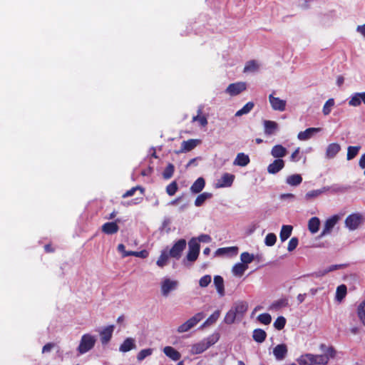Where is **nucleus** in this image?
<instances>
[{"label": "nucleus", "instance_id": "1", "mask_svg": "<svg viewBox=\"0 0 365 365\" xmlns=\"http://www.w3.org/2000/svg\"><path fill=\"white\" fill-rule=\"evenodd\" d=\"M248 304L246 302L239 301L235 302L230 309L226 313L224 322L227 324H232L236 319L240 320L247 311Z\"/></svg>", "mask_w": 365, "mask_h": 365}, {"label": "nucleus", "instance_id": "2", "mask_svg": "<svg viewBox=\"0 0 365 365\" xmlns=\"http://www.w3.org/2000/svg\"><path fill=\"white\" fill-rule=\"evenodd\" d=\"M299 365H326L328 363V356L313 354H304L297 359Z\"/></svg>", "mask_w": 365, "mask_h": 365}, {"label": "nucleus", "instance_id": "3", "mask_svg": "<svg viewBox=\"0 0 365 365\" xmlns=\"http://www.w3.org/2000/svg\"><path fill=\"white\" fill-rule=\"evenodd\" d=\"M204 317L205 314L202 312H198L195 314L193 317L188 319L186 322L178 327V333L182 334L190 331L191 329L195 327Z\"/></svg>", "mask_w": 365, "mask_h": 365}, {"label": "nucleus", "instance_id": "4", "mask_svg": "<svg viewBox=\"0 0 365 365\" xmlns=\"http://www.w3.org/2000/svg\"><path fill=\"white\" fill-rule=\"evenodd\" d=\"M96 341V336L90 334H83L81 339L79 345L78 346V351L81 354H83L91 349H93Z\"/></svg>", "mask_w": 365, "mask_h": 365}, {"label": "nucleus", "instance_id": "5", "mask_svg": "<svg viewBox=\"0 0 365 365\" xmlns=\"http://www.w3.org/2000/svg\"><path fill=\"white\" fill-rule=\"evenodd\" d=\"M216 340L212 336L202 339V341L192 345L190 349L191 354H199L206 351L210 346L214 344Z\"/></svg>", "mask_w": 365, "mask_h": 365}, {"label": "nucleus", "instance_id": "6", "mask_svg": "<svg viewBox=\"0 0 365 365\" xmlns=\"http://www.w3.org/2000/svg\"><path fill=\"white\" fill-rule=\"evenodd\" d=\"M364 222V216L360 213H353L345 220L346 227L351 231L358 229Z\"/></svg>", "mask_w": 365, "mask_h": 365}, {"label": "nucleus", "instance_id": "7", "mask_svg": "<svg viewBox=\"0 0 365 365\" xmlns=\"http://www.w3.org/2000/svg\"><path fill=\"white\" fill-rule=\"evenodd\" d=\"M178 281L170 278H163L160 282V291L163 297H168L171 292L178 287Z\"/></svg>", "mask_w": 365, "mask_h": 365}, {"label": "nucleus", "instance_id": "8", "mask_svg": "<svg viewBox=\"0 0 365 365\" xmlns=\"http://www.w3.org/2000/svg\"><path fill=\"white\" fill-rule=\"evenodd\" d=\"M268 98L270 106L273 110L283 112L286 110L287 101L274 96V92L269 95Z\"/></svg>", "mask_w": 365, "mask_h": 365}, {"label": "nucleus", "instance_id": "9", "mask_svg": "<svg viewBox=\"0 0 365 365\" xmlns=\"http://www.w3.org/2000/svg\"><path fill=\"white\" fill-rule=\"evenodd\" d=\"M186 247V241L184 239H180L177 241L172 248L170 250L169 255L171 257L175 258L177 259H180L182 251L185 249Z\"/></svg>", "mask_w": 365, "mask_h": 365}, {"label": "nucleus", "instance_id": "10", "mask_svg": "<svg viewBox=\"0 0 365 365\" xmlns=\"http://www.w3.org/2000/svg\"><path fill=\"white\" fill-rule=\"evenodd\" d=\"M247 89V83L245 82H237L230 84L226 90L225 93L231 96L239 95Z\"/></svg>", "mask_w": 365, "mask_h": 365}, {"label": "nucleus", "instance_id": "11", "mask_svg": "<svg viewBox=\"0 0 365 365\" xmlns=\"http://www.w3.org/2000/svg\"><path fill=\"white\" fill-rule=\"evenodd\" d=\"M328 191H332V192H338L339 191V189L334 188L333 187H323L318 190H313L307 192L304 196L305 199L307 200H311L313 199H315L318 197H319L321 195L328 192Z\"/></svg>", "mask_w": 365, "mask_h": 365}, {"label": "nucleus", "instance_id": "12", "mask_svg": "<svg viewBox=\"0 0 365 365\" xmlns=\"http://www.w3.org/2000/svg\"><path fill=\"white\" fill-rule=\"evenodd\" d=\"M114 325H109L103 328L100 331L99 334L101 336V341L103 344H107L112 338V335L114 331Z\"/></svg>", "mask_w": 365, "mask_h": 365}, {"label": "nucleus", "instance_id": "13", "mask_svg": "<svg viewBox=\"0 0 365 365\" xmlns=\"http://www.w3.org/2000/svg\"><path fill=\"white\" fill-rule=\"evenodd\" d=\"M339 217L336 215L332 216L331 217L327 219L324 222V228L321 232L320 237H324L329 234L337 223Z\"/></svg>", "mask_w": 365, "mask_h": 365}, {"label": "nucleus", "instance_id": "14", "mask_svg": "<svg viewBox=\"0 0 365 365\" xmlns=\"http://www.w3.org/2000/svg\"><path fill=\"white\" fill-rule=\"evenodd\" d=\"M288 349L286 344L277 345L273 349V354L277 361H282L287 355Z\"/></svg>", "mask_w": 365, "mask_h": 365}, {"label": "nucleus", "instance_id": "15", "mask_svg": "<svg viewBox=\"0 0 365 365\" xmlns=\"http://www.w3.org/2000/svg\"><path fill=\"white\" fill-rule=\"evenodd\" d=\"M235 175L230 173H224L220 179L216 183V187H230L234 181Z\"/></svg>", "mask_w": 365, "mask_h": 365}, {"label": "nucleus", "instance_id": "16", "mask_svg": "<svg viewBox=\"0 0 365 365\" xmlns=\"http://www.w3.org/2000/svg\"><path fill=\"white\" fill-rule=\"evenodd\" d=\"M363 103L365 105V92L354 93L349 98V105L352 107H358Z\"/></svg>", "mask_w": 365, "mask_h": 365}, {"label": "nucleus", "instance_id": "17", "mask_svg": "<svg viewBox=\"0 0 365 365\" xmlns=\"http://www.w3.org/2000/svg\"><path fill=\"white\" fill-rule=\"evenodd\" d=\"M320 128H309L304 131H301L297 135L299 140L304 141L310 139L314 134L321 131Z\"/></svg>", "mask_w": 365, "mask_h": 365}, {"label": "nucleus", "instance_id": "18", "mask_svg": "<svg viewBox=\"0 0 365 365\" xmlns=\"http://www.w3.org/2000/svg\"><path fill=\"white\" fill-rule=\"evenodd\" d=\"M200 140L197 139L184 140L182 142L181 148L178 153H185L190 151L194 149L198 144H200Z\"/></svg>", "mask_w": 365, "mask_h": 365}, {"label": "nucleus", "instance_id": "19", "mask_svg": "<svg viewBox=\"0 0 365 365\" xmlns=\"http://www.w3.org/2000/svg\"><path fill=\"white\" fill-rule=\"evenodd\" d=\"M284 167V161L282 159H276L267 167V172L270 174H276Z\"/></svg>", "mask_w": 365, "mask_h": 365}, {"label": "nucleus", "instance_id": "20", "mask_svg": "<svg viewBox=\"0 0 365 365\" xmlns=\"http://www.w3.org/2000/svg\"><path fill=\"white\" fill-rule=\"evenodd\" d=\"M136 349L135 340L133 338H126L119 347V351L123 353Z\"/></svg>", "mask_w": 365, "mask_h": 365}, {"label": "nucleus", "instance_id": "21", "mask_svg": "<svg viewBox=\"0 0 365 365\" xmlns=\"http://www.w3.org/2000/svg\"><path fill=\"white\" fill-rule=\"evenodd\" d=\"M264 132L266 135H270L278 130L279 125L277 123L273 120H265L263 122Z\"/></svg>", "mask_w": 365, "mask_h": 365}, {"label": "nucleus", "instance_id": "22", "mask_svg": "<svg viewBox=\"0 0 365 365\" xmlns=\"http://www.w3.org/2000/svg\"><path fill=\"white\" fill-rule=\"evenodd\" d=\"M260 63L256 60L247 61L244 67L243 72L245 73H253L257 72L260 68Z\"/></svg>", "mask_w": 365, "mask_h": 365}, {"label": "nucleus", "instance_id": "23", "mask_svg": "<svg viewBox=\"0 0 365 365\" xmlns=\"http://www.w3.org/2000/svg\"><path fill=\"white\" fill-rule=\"evenodd\" d=\"M163 353L173 361H178L181 358L180 353L170 346H165Z\"/></svg>", "mask_w": 365, "mask_h": 365}, {"label": "nucleus", "instance_id": "24", "mask_svg": "<svg viewBox=\"0 0 365 365\" xmlns=\"http://www.w3.org/2000/svg\"><path fill=\"white\" fill-rule=\"evenodd\" d=\"M340 150L341 146L339 144L336 143L329 144L326 150V158L328 159L334 158Z\"/></svg>", "mask_w": 365, "mask_h": 365}, {"label": "nucleus", "instance_id": "25", "mask_svg": "<svg viewBox=\"0 0 365 365\" xmlns=\"http://www.w3.org/2000/svg\"><path fill=\"white\" fill-rule=\"evenodd\" d=\"M287 150L282 145H276L271 150V155L273 158L281 159L287 155Z\"/></svg>", "mask_w": 365, "mask_h": 365}, {"label": "nucleus", "instance_id": "26", "mask_svg": "<svg viewBox=\"0 0 365 365\" xmlns=\"http://www.w3.org/2000/svg\"><path fill=\"white\" fill-rule=\"evenodd\" d=\"M250 160L247 155L243 153H240L237 155L233 162V165L240 167H245L250 163Z\"/></svg>", "mask_w": 365, "mask_h": 365}, {"label": "nucleus", "instance_id": "27", "mask_svg": "<svg viewBox=\"0 0 365 365\" xmlns=\"http://www.w3.org/2000/svg\"><path fill=\"white\" fill-rule=\"evenodd\" d=\"M214 285L217 289L218 294L220 297L225 296V287H224V279L220 275H216L214 277Z\"/></svg>", "mask_w": 365, "mask_h": 365}, {"label": "nucleus", "instance_id": "28", "mask_svg": "<svg viewBox=\"0 0 365 365\" xmlns=\"http://www.w3.org/2000/svg\"><path fill=\"white\" fill-rule=\"evenodd\" d=\"M205 185V181L203 178H198L190 187L191 192L197 194L200 192Z\"/></svg>", "mask_w": 365, "mask_h": 365}, {"label": "nucleus", "instance_id": "29", "mask_svg": "<svg viewBox=\"0 0 365 365\" xmlns=\"http://www.w3.org/2000/svg\"><path fill=\"white\" fill-rule=\"evenodd\" d=\"M118 229V225L115 222H106L102 226V231L107 235L115 234Z\"/></svg>", "mask_w": 365, "mask_h": 365}, {"label": "nucleus", "instance_id": "30", "mask_svg": "<svg viewBox=\"0 0 365 365\" xmlns=\"http://www.w3.org/2000/svg\"><path fill=\"white\" fill-rule=\"evenodd\" d=\"M248 269V265L244 264L241 262L236 263L232 269V272L235 277H242L245 272Z\"/></svg>", "mask_w": 365, "mask_h": 365}, {"label": "nucleus", "instance_id": "31", "mask_svg": "<svg viewBox=\"0 0 365 365\" xmlns=\"http://www.w3.org/2000/svg\"><path fill=\"white\" fill-rule=\"evenodd\" d=\"M320 220L317 217H313L308 222V229L312 234H315L319 231Z\"/></svg>", "mask_w": 365, "mask_h": 365}, {"label": "nucleus", "instance_id": "32", "mask_svg": "<svg viewBox=\"0 0 365 365\" xmlns=\"http://www.w3.org/2000/svg\"><path fill=\"white\" fill-rule=\"evenodd\" d=\"M302 182V178L299 174H294L286 178V182L291 186H297Z\"/></svg>", "mask_w": 365, "mask_h": 365}, {"label": "nucleus", "instance_id": "33", "mask_svg": "<svg viewBox=\"0 0 365 365\" xmlns=\"http://www.w3.org/2000/svg\"><path fill=\"white\" fill-rule=\"evenodd\" d=\"M292 227L291 225H283L282 227L279 237L282 242L287 240L291 235Z\"/></svg>", "mask_w": 365, "mask_h": 365}, {"label": "nucleus", "instance_id": "34", "mask_svg": "<svg viewBox=\"0 0 365 365\" xmlns=\"http://www.w3.org/2000/svg\"><path fill=\"white\" fill-rule=\"evenodd\" d=\"M212 197V194L210 192H203L199 195L195 200V205L196 207H200L202 205V204L208 199H210Z\"/></svg>", "mask_w": 365, "mask_h": 365}, {"label": "nucleus", "instance_id": "35", "mask_svg": "<svg viewBox=\"0 0 365 365\" xmlns=\"http://www.w3.org/2000/svg\"><path fill=\"white\" fill-rule=\"evenodd\" d=\"M255 104L252 102L247 103L241 109L235 113V116L240 117L249 113L254 108Z\"/></svg>", "mask_w": 365, "mask_h": 365}, {"label": "nucleus", "instance_id": "36", "mask_svg": "<svg viewBox=\"0 0 365 365\" xmlns=\"http://www.w3.org/2000/svg\"><path fill=\"white\" fill-rule=\"evenodd\" d=\"M252 336L255 341L262 343L265 340L267 334L264 330L257 329L254 330Z\"/></svg>", "mask_w": 365, "mask_h": 365}, {"label": "nucleus", "instance_id": "37", "mask_svg": "<svg viewBox=\"0 0 365 365\" xmlns=\"http://www.w3.org/2000/svg\"><path fill=\"white\" fill-rule=\"evenodd\" d=\"M357 315L360 322L365 326V299L358 306Z\"/></svg>", "mask_w": 365, "mask_h": 365}, {"label": "nucleus", "instance_id": "38", "mask_svg": "<svg viewBox=\"0 0 365 365\" xmlns=\"http://www.w3.org/2000/svg\"><path fill=\"white\" fill-rule=\"evenodd\" d=\"M220 315V312L219 310L215 311L212 314H211L207 320L203 323L202 327L210 326L216 322Z\"/></svg>", "mask_w": 365, "mask_h": 365}, {"label": "nucleus", "instance_id": "39", "mask_svg": "<svg viewBox=\"0 0 365 365\" xmlns=\"http://www.w3.org/2000/svg\"><path fill=\"white\" fill-rule=\"evenodd\" d=\"M238 252V248L237 247H223V248H219L216 251L217 255H227V254H232L236 255Z\"/></svg>", "mask_w": 365, "mask_h": 365}, {"label": "nucleus", "instance_id": "40", "mask_svg": "<svg viewBox=\"0 0 365 365\" xmlns=\"http://www.w3.org/2000/svg\"><path fill=\"white\" fill-rule=\"evenodd\" d=\"M360 149V146H349L347 148V160H350L354 158L357 155Z\"/></svg>", "mask_w": 365, "mask_h": 365}, {"label": "nucleus", "instance_id": "41", "mask_svg": "<svg viewBox=\"0 0 365 365\" xmlns=\"http://www.w3.org/2000/svg\"><path fill=\"white\" fill-rule=\"evenodd\" d=\"M334 106V98H329L326 101L323 106L322 112L324 115H328L331 111L332 107Z\"/></svg>", "mask_w": 365, "mask_h": 365}, {"label": "nucleus", "instance_id": "42", "mask_svg": "<svg viewBox=\"0 0 365 365\" xmlns=\"http://www.w3.org/2000/svg\"><path fill=\"white\" fill-rule=\"evenodd\" d=\"M255 259V257L252 254H250L249 252H242L240 255L241 263L248 265V264L251 263Z\"/></svg>", "mask_w": 365, "mask_h": 365}, {"label": "nucleus", "instance_id": "43", "mask_svg": "<svg viewBox=\"0 0 365 365\" xmlns=\"http://www.w3.org/2000/svg\"><path fill=\"white\" fill-rule=\"evenodd\" d=\"M128 256H135L137 257L144 259L148 256V252L145 250L140 251V252L130 251L129 252H126L124 255V257H128Z\"/></svg>", "mask_w": 365, "mask_h": 365}, {"label": "nucleus", "instance_id": "44", "mask_svg": "<svg viewBox=\"0 0 365 365\" xmlns=\"http://www.w3.org/2000/svg\"><path fill=\"white\" fill-rule=\"evenodd\" d=\"M346 294V287L344 284L339 286L336 292V299L341 301Z\"/></svg>", "mask_w": 365, "mask_h": 365}, {"label": "nucleus", "instance_id": "45", "mask_svg": "<svg viewBox=\"0 0 365 365\" xmlns=\"http://www.w3.org/2000/svg\"><path fill=\"white\" fill-rule=\"evenodd\" d=\"M169 256V254H168L165 251L162 252L156 262L158 266L160 267H164L167 263Z\"/></svg>", "mask_w": 365, "mask_h": 365}, {"label": "nucleus", "instance_id": "46", "mask_svg": "<svg viewBox=\"0 0 365 365\" xmlns=\"http://www.w3.org/2000/svg\"><path fill=\"white\" fill-rule=\"evenodd\" d=\"M277 241V236L274 233H269L264 239V244L268 247L274 245Z\"/></svg>", "mask_w": 365, "mask_h": 365}, {"label": "nucleus", "instance_id": "47", "mask_svg": "<svg viewBox=\"0 0 365 365\" xmlns=\"http://www.w3.org/2000/svg\"><path fill=\"white\" fill-rule=\"evenodd\" d=\"M258 321L265 325L269 324L272 321V317L269 314L263 313L257 317Z\"/></svg>", "mask_w": 365, "mask_h": 365}, {"label": "nucleus", "instance_id": "48", "mask_svg": "<svg viewBox=\"0 0 365 365\" xmlns=\"http://www.w3.org/2000/svg\"><path fill=\"white\" fill-rule=\"evenodd\" d=\"M178 186L175 181H173L166 187V192L168 195L173 196L178 191Z\"/></svg>", "mask_w": 365, "mask_h": 365}, {"label": "nucleus", "instance_id": "49", "mask_svg": "<svg viewBox=\"0 0 365 365\" xmlns=\"http://www.w3.org/2000/svg\"><path fill=\"white\" fill-rule=\"evenodd\" d=\"M153 354L152 349H142L137 355V359L140 361H143L147 356H150Z\"/></svg>", "mask_w": 365, "mask_h": 365}, {"label": "nucleus", "instance_id": "50", "mask_svg": "<svg viewBox=\"0 0 365 365\" xmlns=\"http://www.w3.org/2000/svg\"><path fill=\"white\" fill-rule=\"evenodd\" d=\"M286 324V319L284 317H278L274 322V327L277 330H282Z\"/></svg>", "mask_w": 365, "mask_h": 365}, {"label": "nucleus", "instance_id": "51", "mask_svg": "<svg viewBox=\"0 0 365 365\" xmlns=\"http://www.w3.org/2000/svg\"><path fill=\"white\" fill-rule=\"evenodd\" d=\"M189 250L200 252V244L196 237H192L188 243Z\"/></svg>", "mask_w": 365, "mask_h": 365}, {"label": "nucleus", "instance_id": "52", "mask_svg": "<svg viewBox=\"0 0 365 365\" xmlns=\"http://www.w3.org/2000/svg\"><path fill=\"white\" fill-rule=\"evenodd\" d=\"M139 190L140 191L141 195H143L144 189L141 187L140 186H136L134 187H132L130 190L126 191L123 195V197L126 198L128 197H131L134 195V193L136 192V190Z\"/></svg>", "mask_w": 365, "mask_h": 365}, {"label": "nucleus", "instance_id": "53", "mask_svg": "<svg viewBox=\"0 0 365 365\" xmlns=\"http://www.w3.org/2000/svg\"><path fill=\"white\" fill-rule=\"evenodd\" d=\"M174 173V166L173 164H168L166 168L165 169L163 175L165 179H170Z\"/></svg>", "mask_w": 365, "mask_h": 365}, {"label": "nucleus", "instance_id": "54", "mask_svg": "<svg viewBox=\"0 0 365 365\" xmlns=\"http://www.w3.org/2000/svg\"><path fill=\"white\" fill-rule=\"evenodd\" d=\"M211 276L210 274H206L202 277L199 280V285L201 287H207L211 282Z\"/></svg>", "mask_w": 365, "mask_h": 365}, {"label": "nucleus", "instance_id": "55", "mask_svg": "<svg viewBox=\"0 0 365 365\" xmlns=\"http://www.w3.org/2000/svg\"><path fill=\"white\" fill-rule=\"evenodd\" d=\"M192 122L197 121L202 127H205L208 122L205 115H195L192 117Z\"/></svg>", "mask_w": 365, "mask_h": 365}, {"label": "nucleus", "instance_id": "56", "mask_svg": "<svg viewBox=\"0 0 365 365\" xmlns=\"http://www.w3.org/2000/svg\"><path fill=\"white\" fill-rule=\"evenodd\" d=\"M297 245H298V239L297 237H292L288 243V247H287L288 251H289V252L293 251L294 250L296 249Z\"/></svg>", "mask_w": 365, "mask_h": 365}, {"label": "nucleus", "instance_id": "57", "mask_svg": "<svg viewBox=\"0 0 365 365\" xmlns=\"http://www.w3.org/2000/svg\"><path fill=\"white\" fill-rule=\"evenodd\" d=\"M198 255L199 252L189 250L186 258L190 262H194L197 259Z\"/></svg>", "mask_w": 365, "mask_h": 365}, {"label": "nucleus", "instance_id": "58", "mask_svg": "<svg viewBox=\"0 0 365 365\" xmlns=\"http://www.w3.org/2000/svg\"><path fill=\"white\" fill-rule=\"evenodd\" d=\"M300 148H297L295 149V150L292 153L290 156V160L292 162H297L300 160Z\"/></svg>", "mask_w": 365, "mask_h": 365}, {"label": "nucleus", "instance_id": "59", "mask_svg": "<svg viewBox=\"0 0 365 365\" xmlns=\"http://www.w3.org/2000/svg\"><path fill=\"white\" fill-rule=\"evenodd\" d=\"M198 242H205V243H209L211 242L212 240V238L210 235H205V234H202V235H200L197 238Z\"/></svg>", "mask_w": 365, "mask_h": 365}, {"label": "nucleus", "instance_id": "60", "mask_svg": "<svg viewBox=\"0 0 365 365\" xmlns=\"http://www.w3.org/2000/svg\"><path fill=\"white\" fill-rule=\"evenodd\" d=\"M324 355L328 356V361H329L330 358L335 357L336 351L334 350V349L332 346H329L327 349L326 353Z\"/></svg>", "mask_w": 365, "mask_h": 365}, {"label": "nucleus", "instance_id": "61", "mask_svg": "<svg viewBox=\"0 0 365 365\" xmlns=\"http://www.w3.org/2000/svg\"><path fill=\"white\" fill-rule=\"evenodd\" d=\"M327 274V271L326 270V269H320L317 272H315L311 274V275L313 277H315L317 278H319V277H324Z\"/></svg>", "mask_w": 365, "mask_h": 365}, {"label": "nucleus", "instance_id": "62", "mask_svg": "<svg viewBox=\"0 0 365 365\" xmlns=\"http://www.w3.org/2000/svg\"><path fill=\"white\" fill-rule=\"evenodd\" d=\"M279 197L281 200H293L295 198V195L292 193H284V194H282Z\"/></svg>", "mask_w": 365, "mask_h": 365}, {"label": "nucleus", "instance_id": "63", "mask_svg": "<svg viewBox=\"0 0 365 365\" xmlns=\"http://www.w3.org/2000/svg\"><path fill=\"white\" fill-rule=\"evenodd\" d=\"M356 31L360 34L364 38H365V24L357 26L356 29Z\"/></svg>", "mask_w": 365, "mask_h": 365}, {"label": "nucleus", "instance_id": "64", "mask_svg": "<svg viewBox=\"0 0 365 365\" xmlns=\"http://www.w3.org/2000/svg\"><path fill=\"white\" fill-rule=\"evenodd\" d=\"M359 165L361 169H364V175H365V153H364L359 161Z\"/></svg>", "mask_w": 365, "mask_h": 365}]
</instances>
